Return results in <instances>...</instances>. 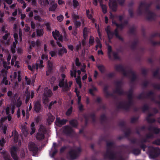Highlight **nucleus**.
I'll use <instances>...</instances> for the list:
<instances>
[{
  "label": "nucleus",
  "instance_id": "nucleus-1",
  "mask_svg": "<svg viewBox=\"0 0 160 160\" xmlns=\"http://www.w3.org/2000/svg\"><path fill=\"white\" fill-rule=\"evenodd\" d=\"M124 16L123 15H120L118 16L117 15H114L111 14L110 18L112 19V23L113 25H115L117 26V28L115 30L114 33L111 31L110 27L109 26H108L105 28V31L107 33L108 38L109 39H111L113 37V35L114 34L117 38L119 40L123 42V38L118 34V29H119L121 30L122 29L124 26V24L123 23L119 24V23L121 22L123 19Z\"/></svg>",
  "mask_w": 160,
  "mask_h": 160
},
{
  "label": "nucleus",
  "instance_id": "nucleus-2",
  "mask_svg": "<svg viewBox=\"0 0 160 160\" xmlns=\"http://www.w3.org/2000/svg\"><path fill=\"white\" fill-rule=\"evenodd\" d=\"M149 5L144 2H141L137 10L139 15L144 13L146 18L149 21L154 20L156 18V15L150 11L148 8Z\"/></svg>",
  "mask_w": 160,
  "mask_h": 160
},
{
  "label": "nucleus",
  "instance_id": "nucleus-3",
  "mask_svg": "<svg viewBox=\"0 0 160 160\" xmlns=\"http://www.w3.org/2000/svg\"><path fill=\"white\" fill-rule=\"evenodd\" d=\"M116 70L121 73L126 77H129L132 81H134L136 78L135 73L132 70H129L127 68L122 65H117L115 66Z\"/></svg>",
  "mask_w": 160,
  "mask_h": 160
},
{
  "label": "nucleus",
  "instance_id": "nucleus-4",
  "mask_svg": "<svg viewBox=\"0 0 160 160\" xmlns=\"http://www.w3.org/2000/svg\"><path fill=\"white\" fill-rule=\"evenodd\" d=\"M114 143L112 142H108L107 143V149L106 154L104 155L105 158H108L110 159L117 160H124L121 156H118V154L114 153L112 151V149L114 147Z\"/></svg>",
  "mask_w": 160,
  "mask_h": 160
},
{
  "label": "nucleus",
  "instance_id": "nucleus-5",
  "mask_svg": "<svg viewBox=\"0 0 160 160\" xmlns=\"http://www.w3.org/2000/svg\"><path fill=\"white\" fill-rule=\"evenodd\" d=\"M127 94L128 101L120 103L119 106V108L127 109L131 105L133 101L132 90H130Z\"/></svg>",
  "mask_w": 160,
  "mask_h": 160
},
{
  "label": "nucleus",
  "instance_id": "nucleus-6",
  "mask_svg": "<svg viewBox=\"0 0 160 160\" xmlns=\"http://www.w3.org/2000/svg\"><path fill=\"white\" fill-rule=\"evenodd\" d=\"M62 79L59 80L58 85L60 87L62 88V90L67 91L69 90V87L67 79H65V75L64 74H61Z\"/></svg>",
  "mask_w": 160,
  "mask_h": 160
},
{
  "label": "nucleus",
  "instance_id": "nucleus-7",
  "mask_svg": "<svg viewBox=\"0 0 160 160\" xmlns=\"http://www.w3.org/2000/svg\"><path fill=\"white\" fill-rule=\"evenodd\" d=\"M81 151L80 148H75L72 149L69 152V154L72 159H74L78 157Z\"/></svg>",
  "mask_w": 160,
  "mask_h": 160
},
{
  "label": "nucleus",
  "instance_id": "nucleus-8",
  "mask_svg": "<svg viewBox=\"0 0 160 160\" xmlns=\"http://www.w3.org/2000/svg\"><path fill=\"white\" fill-rule=\"evenodd\" d=\"M52 94V92L50 90L48 89V88H45L44 89V92L43 98V102L45 103L48 102L49 101V98H50Z\"/></svg>",
  "mask_w": 160,
  "mask_h": 160
},
{
  "label": "nucleus",
  "instance_id": "nucleus-9",
  "mask_svg": "<svg viewBox=\"0 0 160 160\" xmlns=\"http://www.w3.org/2000/svg\"><path fill=\"white\" fill-rule=\"evenodd\" d=\"M148 129L151 132L147 135V139L152 138H153V135L152 132L155 134H158L160 132V130L159 129L152 126H150L149 128Z\"/></svg>",
  "mask_w": 160,
  "mask_h": 160
},
{
  "label": "nucleus",
  "instance_id": "nucleus-10",
  "mask_svg": "<svg viewBox=\"0 0 160 160\" xmlns=\"http://www.w3.org/2000/svg\"><path fill=\"white\" fill-rule=\"evenodd\" d=\"M29 149L30 151H32L34 156L37 152L38 148L37 146L33 142H31L28 144Z\"/></svg>",
  "mask_w": 160,
  "mask_h": 160
},
{
  "label": "nucleus",
  "instance_id": "nucleus-11",
  "mask_svg": "<svg viewBox=\"0 0 160 160\" xmlns=\"http://www.w3.org/2000/svg\"><path fill=\"white\" fill-rule=\"evenodd\" d=\"M122 85V83L121 81H118L116 82V89L114 91V93L119 95L122 94L123 91L121 88Z\"/></svg>",
  "mask_w": 160,
  "mask_h": 160
},
{
  "label": "nucleus",
  "instance_id": "nucleus-12",
  "mask_svg": "<svg viewBox=\"0 0 160 160\" xmlns=\"http://www.w3.org/2000/svg\"><path fill=\"white\" fill-rule=\"evenodd\" d=\"M17 148L15 147H12L11 149V156L14 160H18V157L17 155Z\"/></svg>",
  "mask_w": 160,
  "mask_h": 160
},
{
  "label": "nucleus",
  "instance_id": "nucleus-13",
  "mask_svg": "<svg viewBox=\"0 0 160 160\" xmlns=\"http://www.w3.org/2000/svg\"><path fill=\"white\" fill-rule=\"evenodd\" d=\"M109 5L111 9L113 11H116L117 7V3L115 0H109Z\"/></svg>",
  "mask_w": 160,
  "mask_h": 160
},
{
  "label": "nucleus",
  "instance_id": "nucleus-14",
  "mask_svg": "<svg viewBox=\"0 0 160 160\" xmlns=\"http://www.w3.org/2000/svg\"><path fill=\"white\" fill-rule=\"evenodd\" d=\"M153 96V92L151 91L149 92L148 94H146L145 93H142L138 97V99H142L144 98H149Z\"/></svg>",
  "mask_w": 160,
  "mask_h": 160
},
{
  "label": "nucleus",
  "instance_id": "nucleus-15",
  "mask_svg": "<svg viewBox=\"0 0 160 160\" xmlns=\"http://www.w3.org/2000/svg\"><path fill=\"white\" fill-rule=\"evenodd\" d=\"M68 120L66 119L61 120L59 118H57L56 121V125L59 127L66 124Z\"/></svg>",
  "mask_w": 160,
  "mask_h": 160
},
{
  "label": "nucleus",
  "instance_id": "nucleus-16",
  "mask_svg": "<svg viewBox=\"0 0 160 160\" xmlns=\"http://www.w3.org/2000/svg\"><path fill=\"white\" fill-rule=\"evenodd\" d=\"M34 108L35 111L37 112H39L41 109V105L39 101L34 102Z\"/></svg>",
  "mask_w": 160,
  "mask_h": 160
},
{
  "label": "nucleus",
  "instance_id": "nucleus-17",
  "mask_svg": "<svg viewBox=\"0 0 160 160\" xmlns=\"http://www.w3.org/2000/svg\"><path fill=\"white\" fill-rule=\"evenodd\" d=\"M90 32L89 28L85 27L83 28V38L85 39H86L88 37V34Z\"/></svg>",
  "mask_w": 160,
  "mask_h": 160
},
{
  "label": "nucleus",
  "instance_id": "nucleus-18",
  "mask_svg": "<svg viewBox=\"0 0 160 160\" xmlns=\"http://www.w3.org/2000/svg\"><path fill=\"white\" fill-rule=\"evenodd\" d=\"M63 131L65 134H69L73 132V130L72 128L70 127L66 126L64 128Z\"/></svg>",
  "mask_w": 160,
  "mask_h": 160
},
{
  "label": "nucleus",
  "instance_id": "nucleus-19",
  "mask_svg": "<svg viewBox=\"0 0 160 160\" xmlns=\"http://www.w3.org/2000/svg\"><path fill=\"white\" fill-rule=\"evenodd\" d=\"M21 129L24 135L26 136L28 134V130L25 125H22L21 126Z\"/></svg>",
  "mask_w": 160,
  "mask_h": 160
},
{
  "label": "nucleus",
  "instance_id": "nucleus-20",
  "mask_svg": "<svg viewBox=\"0 0 160 160\" xmlns=\"http://www.w3.org/2000/svg\"><path fill=\"white\" fill-rule=\"evenodd\" d=\"M45 134L38 132L36 135V137L37 139L38 140H42L45 138Z\"/></svg>",
  "mask_w": 160,
  "mask_h": 160
},
{
  "label": "nucleus",
  "instance_id": "nucleus-21",
  "mask_svg": "<svg viewBox=\"0 0 160 160\" xmlns=\"http://www.w3.org/2000/svg\"><path fill=\"white\" fill-rule=\"evenodd\" d=\"M149 148L152 150L154 153V156L157 157L160 154V150L158 148H154L152 147H150Z\"/></svg>",
  "mask_w": 160,
  "mask_h": 160
},
{
  "label": "nucleus",
  "instance_id": "nucleus-22",
  "mask_svg": "<svg viewBox=\"0 0 160 160\" xmlns=\"http://www.w3.org/2000/svg\"><path fill=\"white\" fill-rule=\"evenodd\" d=\"M67 52V49L64 47H62V48L59 49L58 51V55L61 56H62L63 54L64 53H66Z\"/></svg>",
  "mask_w": 160,
  "mask_h": 160
},
{
  "label": "nucleus",
  "instance_id": "nucleus-23",
  "mask_svg": "<svg viewBox=\"0 0 160 160\" xmlns=\"http://www.w3.org/2000/svg\"><path fill=\"white\" fill-rule=\"evenodd\" d=\"M48 71L51 72L54 67L53 62L50 61H48Z\"/></svg>",
  "mask_w": 160,
  "mask_h": 160
},
{
  "label": "nucleus",
  "instance_id": "nucleus-24",
  "mask_svg": "<svg viewBox=\"0 0 160 160\" xmlns=\"http://www.w3.org/2000/svg\"><path fill=\"white\" fill-rule=\"evenodd\" d=\"M54 119V117L51 114L49 113L48 114L47 121L49 124H50L51 122H53Z\"/></svg>",
  "mask_w": 160,
  "mask_h": 160
},
{
  "label": "nucleus",
  "instance_id": "nucleus-25",
  "mask_svg": "<svg viewBox=\"0 0 160 160\" xmlns=\"http://www.w3.org/2000/svg\"><path fill=\"white\" fill-rule=\"evenodd\" d=\"M154 115L153 113L152 114H149L147 117L146 118V119L148 122L149 123H152L154 122L155 120L154 119L151 118V116H152Z\"/></svg>",
  "mask_w": 160,
  "mask_h": 160
},
{
  "label": "nucleus",
  "instance_id": "nucleus-26",
  "mask_svg": "<svg viewBox=\"0 0 160 160\" xmlns=\"http://www.w3.org/2000/svg\"><path fill=\"white\" fill-rule=\"evenodd\" d=\"M46 132V130L45 127L42 125H40L38 132L45 134Z\"/></svg>",
  "mask_w": 160,
  "mask_h": 160
},
{
  "label": "nucleus",
  "instance_id": "nucleus-27",
  "mask_svg": "<svg viewBox=\"0 0 160 160\" xmlns=\"http://www.w3.org/2000/svg\"><path fill=\"white\" fill-rule=\"evenodd\" d=\"M52 34L54 38L56 40H57L58 37H59L60 36L59 32L57 30H56L55 31L52 32Z\"/></svg>",
  "mask_w": 160,
  "mask_h": 160
},
{
  "label": "nucleus",
  "instance_id": "nucleus-28",
  "mask_svg": "<svg viewBox=\"0 0 160 160\" xmlns=\"http://www.w3.org/2000/svg\"><path fill=\"white\" fill-rule=\"evenodd\" d=\"M3 157L5 160H11V157L8 153L6 151H3Z\"/></svg>",
  "mask_w": 160,
  "mask_h": 160
},
{
  "label": "nucleus",
  "instance_id": "nucleus-29",
  "mask_svg": "<svg viewBox=\"0 0 160 160\" xmlns=\"http://www.w3.org/2000/svg\"><path fill=\"white\" fill-rule=\"evenodd\" d=\"M95 41L97 44L95 46L96 50H97L98 47H99L100 48H101L102 46L99 39L98 38H96Z\"/></svg>",
  "mask_w": 160,
  "mask_h": 160
},
{
  "label": "nucleus",
  "instance_id": "nucleus-30",
  "mask_svg": "<svg viewBox=\"0 0 160 160\" xmlns=\"http://www.w3.org/2000/svg\"><path fill=\"white\" fill-rule=\"evenodd\" d=\"M58 145H57L56 143H53L54 151H53L52 153V156H54V155L57 152L58 150L57 148H58Z\"/></svg>",
  "mask_w": 160,
  "mask_h": 160
},
{
  "label": "nucleus",
  "instance_id": "nucleus-31",
  "mask_svg": "<svg viewBox=\"0 0 160 160\" xmlns=\"http://www.w3.org/2000/svg\"><path fill=\"white\" fill-rule=\"evenodd\" d=\"M18 42H13L11 46V50L12 53H14L15 52V48H16V44Z\"/></svg>",
  "mask_w": 160,
  "mask_h": 160
},
{
  "label": "nucleus",
  "instance_id": "nucleus-32",
  "mask_svg": "<svg viewBox=\"0 0 160 160\" xmlns=\"http://www.w3.org/2000/svg\"><path fill=\"white\" fill-rule=\"evenodd\" d=\"M70 124L73 127H76L78 124L77 120H72L69 121Z\"/></svg>",
  "mask_w": 160,
  "mask_h": 160
},
{
  "label": "nucleus",
  "instance_id": "nucleus-33",
  "mask_svg": "<svg viewBox=\"0 0 160 160\" xmlns=\"http://www.w3.org/2000/svg\"><path fill=\"white\" fill-rule=\"evenodd\" d=\"M30 95V92L28 91V89H27L25 91V95L26 96V101L28 102L29 100Z\"/></svg>",
  "mask_w": 160,
  "mask_h": 160
},
{
  "label": "nucleus",
  "instance_id": "nucleus-34",
  "mask_svg": "<svg viewBox=\"0 0 160 160\" xmlns=\"http://www.w3.org/2000/svg\"><path fill=\"white\" fill-rule=\"evenodd\" d=\"M97 67L101 72L103 73L104 72L105 70V68L103 65H97Z\"/></svg>",
  "mask_w": 160,
  "mask_h": 160
},
{
  "label": "nucleus",
  "instance_id": "nucleus-35",
  "mask_svg": "<svg viewBox=\"0 0 160 160\" xmlns=\"http://www.w3.org/2000/svg\"><path fill=\"white\" fill-rule=\"evenodd\" d=\"M147 141V140L146 139L143 140L142 142H140L139 144L140 147L143 149L144 151L145 150V149L146 147V146L144 144L143 142H146Z\"/></svg>",
  "mask_w": 160,
  "mask_h": 160
},
{
  "label": "nucleus",
  "instance_id": "nucleus-36",
  "mask_svg": "<svg viewBox=\"0 0 160 160\" xmlns=\"http://www.w3.org/2000/svg\"><path fill=\"white\" fill-rule=\"evenodd\" d=\"M36 32L37 36H42L43 34V31L42 29H37Z\"/></svg>",
  "mask_w": 160,
  "mask_h": 160
},
{
  "label": "nucleus",
  "instance_id": "nucleus-37",
  "mask_svg": "<svg viewBox=\"0 0 160 160\" xmlns=\"http://www.w3.org/2000/svg\"><path fill=\"white\" fill-rule=\"evenodd\" d=\"M57 3L54 4L52 6L50 7L49 8V11H55L57 7Z\"/></svg>",
  "mask_w": 160,
  "mask_h": 160
},
{
  "label": "nucleus",
  "instance_id": "nucleus-38",
  "mask_svg": "<svg viewBox=\"0 0 160 160\" xmlns=\"http://www.w3.org/2000/svg\"><path fill=\"white\" fill-rule=\"evenodd\" d=\"M108 89V87L107 86H105L103 89V91L105 94L106 96L107 97H109L111 96H112V94H110L109 93L107 90Z\"/></svg>",
  "mask_w": 160,
  "mask_h": 160
},
{
  "label": "nucleus",
  "instance_id": "nucleus-39",
  "mask_svg": "<svg viewBox=\"0 0 160 160\" xmlns=\"http://www.w3.org/2000/svg\"><path fill=\"white\" fill-rule=\"evenodd\" d=\"M13 136L14 137V142L16 143L17 142L18 137V132H15L13 134Z\"/></svg>",
  "mask_w": 160,
  "mask_h": 160
},
{
  "label": "nucleus",
  "instance_id": "nucleus-40",
  "mask_svg": "<svg viewBox=\"0 0 160 160\" xmlns=\"http://www.w3.org/2000/svg\"><path fill=\"white\" fill-rule=\"evenodd\" d=\"M76 81L77 83L79 85V88L82 87L81 82L80 76H78L76 78Z\"/></svg>",
  "mask_w": 160,
  "mask_h": 160
},
{
  "label": "nucleus",
  "instance_id": "nucleus-41",
  "mask_svg": "<svg viewBox=\"0 0 160 160\" xmlns=\"http://www.w3.org/2000/svg\"><path fill=\"white\" fill-rule=\"evenodd\" d=\"M34 123L33 122L32 123L31 125V132H30L31 135L32 134L35 132V128H34Z\"/></svg>",
  "mask_w": 160,
  "mask_h": 160
},
{
  "label": "nucleus",
  "instance_id": "nucleus-42",
  "mask_svg": "<svg viewBox=\"0 0 160 160\" xmlns=\"http://www.w3.org/2000/svg\"><path fill=\"white\" fill-rule=\"evenodd\" d=\"M153 75L155 77L160 79V73H158V70H157L154 72Z\"/></svg>",
  "mask_w": 160,
  "mask_h": 160
},
{
  "label": "nucleus",
  "instance_id": "nucleus-43",
  "mask_svg": "<svg viewBox=\"0 0 160 160\" xmlns=\"http://www.w3.org/2000/svg\"><path fill=\"white\" fill-rule=\"evenodd\" d=\"M94 42V39L93 37L92 36H90L89 39V43L91 45H92L93 44Z\"/></svg>",
  "mask_w": 160,
  "mask_h": 160
},
{
  "label": "nucleus",
  "instance_id": "nucleus-44",
  "mask_svg": "<svg viewBox=\"0 0 160 160\" xmlns=\"http://www.w3.org/2000/svg\"><path fill=\"white\" fill-rule=\"evenodd\" d=\"M97 90L96 88L95 87H92L91 89L89 90V93L92 95H94V92Z\"/></svg>",
  "mask_w": 160,
  "mask_h": 160
},
{
  "label": "nucleus",
  "instance_id": "nucleus-45",
  "mask_svg": "<svg viewBox=\"0 0 160 160\" xmlns=\"http://www.w3.org/2000/svg\"><path fill=\"white\" fill-rule=\"evenodd\" d=\"M34 19L35 20L40 22H43V20L39 15H36L34 17Z\"/></svg>",
  "mask_w": 160,
  "mask_h": 160
},
{
  "label": "nucleus",
  "instance_id": "nucleus-46",
  "mask_svg": "<svg viewBox=\"0 0 160 160\" xmlns=\"http://www.w3.org/2000/svg\"><path fill=\"white\" fill-rule=\"evenodd\" d=\"M5 33V35L2 36V38L5 40L7 39L10 34L8 32V31H6Z\"/></svg>",
  "mask_w": 160,
  "mask_h": 160
},
{
  "label": "nucleus",
  "instance_id": "nucleus-47",
  "mask_svg": "<svg viewBox=\"0 0 160 160\" xmlns=\"http://www.w3.org/2000/svg\"><path fill=\"white\" fill-rule=\"evenodd\" d=\"M26 1H27L28 2H31V4L33 6H36L37 5V2L36 0H25Z\"/></svg>",
  "mask_w": 160,
  "mask_h": 160
},
{
  "label": "nucleus",
  "instance_id": "nucleus-48",
  "mask_svg": "<svg viewBox=\"0 0 160 160\" xmlns=\"http://www.w3.org/2000/svg\"><path fill=\"white\" fill-rule=\"evenodd\" d=\"M102 12L104 13H105L107 12V7L105 5L103 4L102 3L100 4Z\"/></svg>",
  "mask_w": 160,
  "mask_h": 160
},
{
  "label": "nucleus",
  "instance_id": "nucleus-49",
  "mask_svg": "<svg viewBox=\"0 0 160 160\" xmlns=\"http://www.w3.org/2000/svg\"><path fill=\"white\" fill-rule=\"evenodd\" d=\"M74 22L76 28H77L80 26L81 23L79 21H78L77 20H75Z\"/></svg>",
  "mask_w": 160,
  "mask_h": 160
},
{
  "label": "nucleus",
  "instance_id": "nucleus-50",
  "mask_svg": "<svg viewBox=\"0 0 160 160\" xmlns=\"http://www.w3.org/2000/svg\"><path fill=\"white\" fill-rule=\"evenodd\" d=\"M56 78L54 76L52 77L50 79L49 81L51 84L53 85L54 83Z\"/></svg>",
  "mask_w": 160,
  "mask_h": 160
},
{
  "label": "nucleus",
  "instance_id": "nucleus-51",
  "mask_svg": "<svg viewBox=\"0 0 160 160\" xmlns=\"http://www.w3.org/2000/svg\"><path fill=\"white\" fill-rule=\"evenodd\" d=\"M2 82L3 83H4L5 85H7L8 84V80L7 79L6 77H3V79L2 80ZM10 84V82H9V84Z\"/></svg>",
  "mask_w": 160,
  "mask_h": 160
},
{
  "label": "nucleus",
  "instance_id": "nucleus-52",
  "mask_svg": "<svg viewBox=\"0 0 160 160\" xmlns=\"http://www.w3.org/2000/svg\"><path fill=\"white\" fill-rule=\"evenodd\" d=\"M73 5L74 8H76L77 7L79 6V3L78 1L77 0H73Z\"/></svg>",
  "mask_w": 160,
  "mask_h": 160
},
{
  "label": "nucleus",
  "instance_id": "nucleus-53",
  "mask_svg": "<svg viewBox=\"0 0 160 160\" xmlns=\"http://www.w3.org/2000/svg\"><path fill=\"white\" fill-rule=\"evenodd\" d=\"M112 52V48L110 46H108V55L109 57L110 58L111 57V53Z\"/></svg>",
  "mask_w": 160,
  "mask_h": 160
},
{
  "label": "nucleus",
  "instance_id": "nucleus-54",
  "mask_svg": "<svg viewBox=\"0 0 160 160\" xmlns=\"http://www.w3.org/2000/svg\"><path fill=\"white\" fill-rule=\"evenodd\" d=\"M140 150L138 149H134L133 151V153L136 155H138L140 153Z\"/></svg>",
  "mask_w": 160,
  "mask_h": 160
},
{
  "label": "nucleus",
  "instance_id": "nucleus-55",
  "mask_svg": "<svg viewBox=\"0 0 160 160\" xmlns=\"http://www.w3.org/2000/svg\"><path fill=\"white\" fill-rule=\"evenodd\" d=\"M77 71L76 70H74L73 72L72 70L70 71V75L72 77L73 76L75 78L76 77V74Z\"/></svg>",
  "mask_w": 160,
  "mask_h": 160
},
{
  "label": "nucleus",
  "instance_id": "nucleus-56",
  "mask_svg": "<svg viewBox=\"0 0 160 160\" xmlns=\"http://www.w3.org/2000/svg\"><path fill=\"white\" fill-rule=\"evenodd\" d=\"M7 73V71L5 69H3L1 71L2 74L4 77H6Z\"/></svg>",
  "mask_w": 160,
  "mask_h": 160
},
{
  "label": "nucleus",
  "instance_id": "nucleus-57",
  "mask_svg": "<svg viewBox=\"0 0 160 160\" xmlns=\"http://www.w3.org/2000/svg\"><path fill=\"white\" fill-rule=\"evenodd\" d=\"M72 107H70V108L68 109L67 112H66V114L67 116L69 115L72 113Z\"/></svg>",
  "mask_w": 160,
  "mask_h": 160
},
{
  "label": "nucleus",
  "instance_id": "nucleus-58",
  "mask_svg": "<svg viewBox=\"0 0 160 160\" xmlns=\"http://www.w3.org/2000/svg\"><path fill=\"white\" fill-rule=\"evenodd\" d=\"M63 18V16L62 15H60L59 16L57 17V19L59 22L62 21Z\"/></svg>",
  "mask_w": 160,
  "mask_h": 160
},
{
  "label": "nucleus",
  "instance_id": "nucleus-59",
  "mask_svg": "<svg viewBox=\"0 0 160 160\" xmlns=\"http://www.w3.org/2000/svg\"><path fill=\"white\" fill-rule=\"evenodd\" d=\"M22 104V102L21 101L19 100H18L16 104V106L18 107H19Z\"/></svg>",
  "mask_w": 160,
  "mask_h": 160
},
{
  "label": "nucleus",
  "instance_id": "nucleus-60",
  "mask_svg": "<svg viewBox=\"0 0 160 160\" xmlns=\"http://www.w3.org/2000/svg\"><path fill=\"white\" fill-rule=\"evenodd\" d=\"M72 16L73 18L74 19L75 21L77 20V19H78L79 18V16L78 15L74 14V13L72 14Z\"/></svg>",
  "mask_w": 160,
  "mask_h": 160
},
{
  "label": "nucleus",
  "instance_id": "nucleus-61",
  "mask_svg": "<svg viewBox=\"0 0 160 160\" xmlns=\"http://www.w3.org/2000/svg\"><path fill=\"white\" fill-rule=\"evenodd\" d=\"M154 88L156 89H160V84H155L153 85Z\"/></svg>",
  "mask_w": 160,
  "mask_h": 160
},
{
  "label": "nucleus",
  "instance_id": "nucleus-62",
  "mask_svg": "<svg viewBox=\"0 0 160 160\" xmlns=\"http://www.w3.org/2000/svg\"><path fill=\"white\" fill-rule=\"evenodd\" d=\"M153 143L156 145H160V139H158L153 142Z\"/></svg>",
  "mask_w": 160,
  "mask_h": 160
},
{
  "label": "nucleus",
  "instance_id": "nucleus-63",
  "mask_svg": "<svg viewBox=\"0 0 160 160\" xmlns=\"http://www.w3.org/2000/svg\"><path fill=\"white\" fill-rule=\"evenodd\" d=\"M24 30L26 32H28L30 30V27L28 26L27 24L25 25V27L24 28Z\"/></svg>",
  "mask_w": 160,
  "mask_h": 160
},
{
  "label": "nucleus",
  "instance_id": "nucleus-64",
  "mask_svg": "<svg viewBox=\"0 0 160 160\" xmlns=\"http://www.w3.org/2000/svg\"><path fill=\"white\" fill-rule=\"evenodd\" d=\"M49 53L52 57H54L56 55V52L54 51H51L49 52Z\"/></svg>",
  "mask_w": 160,
  "mask_h": 160
}]
</instances>
